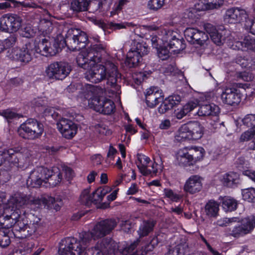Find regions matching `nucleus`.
<instances>
[{
  "instance_id": "412c9836",
  "label": "nucleus",
  "mask_w": 255,
  "mask_h": 255,
  "mask_svg": "<svg viewBox=\"0 0 255 255\" xmlns=\"http://www.w3.org/2000/svg\"><path fill=\"white\" fill-rule=\"evenodd\" d=\"M137 160L139 162L137 165L140 173L144 176L156 175L157 172L158 164L154 162L152 164V170L148 169V164L151 161L150 158L143 154H137Z\"/></svg>"
},
{
  "instance_id": "4d7b16f0",
  "label": "nucleus",
  "mask_w": 255,
  "mask_h": 255,
  "mask_svg": "<svg viewBox=\"0 0 255 255\" xmlns=\"http://www.w3.org/2000/svg\"><path fill=\"white\" fill-rule=\"evenodd\" d=\"M244 24L247 30H250L251 33L255 35V20H252L248 17Z\"/></svg>"
},
{
  "instance_id": "393cba45",
  "label": "nucleus",
  "mask_w": 255,
  "mask_h": 255,
  "mask_svg": "<svg viewBox=\"0 0 255 255\" xmlns=\"http://www.w3.org/2000/svg\"><path fill=\"white\" fill-rule=\"evenodd\" d=\"M220 112V109L218 106L211 104L200 106L197 114L199 116H217Z\"/></svg>"
},
{
  "instance_id": "864d4df0",
  "label": "nucleus",
  "mask_w": 255,
  "mask_h": 255,
  "mask_svg": "<svg viewBox=\"0 0 255 255\" xmlns=\"http://www.w3.org/2000/svg\"><path fill=\"white\" fill-rule=\"evenodd\" d=\"M198 29L188 27L184 30V36L186 40L190 43L193 42V38L196 33L197 32Z\"/></svg>"
},
{
  "instance_id": "473e14b6",
  "label": "nucleus",
  "mask_w": 255,
  "mask_h": 255,
  "mask_svg": "<svg viewBox=\"0 0 255 255\" xmlns=\"http://www.w3.org/2000/svg\"><path fill=\"white\" fill-rule=\"evenodd\" d=\"M188 129L187 124L182 125L175 136V139L179 142L192 139V136Z\"/></svg>"
},
{
  "instance_id": "49530a36",
  "label": "nucleus",
  "mask_w": 255,
  "mask_h": 255,
  "mask_svg": "<svg viewBox=\"0 0 255 255\" xmlns=\"http://www.w3.org/2000/svg\"><path fill=\"white\" fill-rule=\"evenodd\" d=\"M138 243V241L137 240L130 245H127L126 246L124 245V246L120 249H119V247L118 246V251L123 255H128L131 253L134 250Z\"/></svg>"
},
{
  "instance_id": "c85d7f7f",
  "label": "nucleus",
  "mask_w": 255,
  "mask_h": 255,
  "mask_svg": "<svg viewBox=\"0 0 255 255\" xmlns=\"http://www.w3.org/2000/svg\"><path fill=\"white\" fill-rule=\"evenodd\" d=\"M205 211L206 215L210 218L216 217L219 211V204L213 200H209L206 204Z\"/></svg>"
},
{
  "instance_id": "dca6fc26",
  "label": "nucleus",
  "mask_w": 255,
  "mask_h": 255,
  "mask_svg": "<svg viewBox=\"0 0 255 255\" xmlns=\"http://www.w3.org/2000/svg\"><path fill=\"white\" fill-rule=\"evenodd\" d=\"M57 128L62 136L67 139L72 138L77 132V126L70 120L62 118L57 123Z\"/></svg>"
},
{
  "instance_id": "0eeeda50",
  "label": "nucleus",
  "mask_w": 255,
  "mask_h": 255,
  "mask_svg": "<svg viewBox=\"0 0 255 255\" xmlns=\"http://www.w3.org/2000/svg\"><path fill=\"white\" fill-rule=\"evenodd\" d=\"M205 153V150L202 147H185L179 151L177 159L181 165H192L202 160Z\"/></svg>"
},
{
  "instance_id": "09e8293b",
  "label": "nucleus",
  "mask_w": 255,
  "mask_h": 255,
  "mask_svg": "<svg viewBox=\"0 0 255 255\" xmlns=\"http://www.w3.org/2000/svg\"><path fill=\"white\" fill-rule=\"evenodd\" d=\"M165 4V0H149L147 7L150 10L157 11Z\"/></svg>"
},
{
  "instance_id": "0e129e2a",
  "label": "nucleus",
  "mask_w": 255,
  "mask_h": 255,
  "mask_svg": "<svg viewBox=\"0 0 255 255\" xmlns=\"http://www.w3.org/2000/svg\"><path fill=\"white\" fill-rule=\"evenodd\" d=\"M0 115L7 120L12 119L18 116L17 114L11 111L9 109L3 111L1 113H0Z\"/></svg>"
},
{
  "instance_id": "f257e3e1",
  "label": "nucleus",
  "mask_w": 255,
  "mask_h": 255,
  "mask_svg": "<svg viewBox=\"0 0 255 255\" xmlns=\"http://www.w3.org/2000/svg\"><path fill=\"white\" fill-rule=\"evenodd\" d=\"M19 208L9 207L4 211V215L0 217V223L5 229L12 228V232L15 238L23 239L30 237L36 231L39 227V221L27 223L26 219L20 216Z\"/></svg>"
},
{
  "instance_id": "ddd939ff",
  "label": "nucleus",
  "mask_w": 255,
  "mask_h": 255,
  "mask_svg": "<svg viewBox=\"0 0 255 255\" xmlns=\"http://www.w3.org/2000/svg\"><path fill=\"white\" fill-rule=\"evenodd\" d=\"M255 227V216H251L242 220L241 223L229 229V235L239 238L250 233Z\"/></svg>"
},
{
  "instance_id": "2f4dec72",
  "label": "nucleus",
  "mask_w": 255,
  "mask_h": 255,
  "mask_svg": "<svg viewBox=\"0 0 255 255\" xmlns=\"http://www.w3.org/2000/svg\"><path fill=\"white\" fill-rule=\"evenodd\" d=\"M168 46L172 49L173 52H179L185 48V44L183 38L176 37L175 35L172 36L169 40Z\"/></svg>"
},
{
  "instance_id": "4c0bfd02",
  "label": "nucleus",
  "mask_w": 255,
  "mask_h": 255,
  "mask_svg": "<svg viewBox=\"0 0 255 255\" xmlns=\"http://www.w3.org/2000/svg\"><path fill=\"white\" fill-rule=\"evenodd\" d=\"M94 232V228L92 230L91 232H85L82 234L80 235V240L78 241V243H80L82 247H84V255H88L87 253L85 252V249L86 247L85 246H82V245L86 246V244L88 243L91 240L92 238L94 240H96L99 239V237H96L93 234Z\"/></svg>"
},
{
  "instance_id": "39448f33",
  "label": "nucleus",
  "mask_w": 255,
  "mask_h": 255,
  "mask_svg": "<svg viewBox=\"0 0 255 255\" xmlns=\"http://www.w3.org/2000/svg\"><path fill=\"white\" fill-rule=\"evenodd\" d=\"M106 55L104 47L102 44H95L87 50L86 53L80 54L77 57L79 66L88 69L93 63L102 61V56Z\"/></svg>"
},
{
  "instance_id": "37998d69",
  "label": "nucleus",
  "mask_w": 255,
  "mask_h": 255,
  "mask_svg": "<svg viewBox=\"0 0 255 255\" xmlns=\"http://www.w3.org/2000/svg\"><path fill=\"white\" fill-rule=\"evenodd\" d=\"M193 38V42H191V43L197 44L201 46L203 45L204 43L208 39V35L206 34L198 29Z\"/></svg>"
},
{
  "instance_id": "f3484780",
  "label": "nucleus",
  "mask_w": 255,
  "mask_h": 255,
  "mask_svg": "<svg viewBox=\"0 0 255 255\" xmlns=\"http://www.w3.org/2000/svg\"><path fill=\"white\" fill-rule=\"evenodd\" d=\"M247 18L248 14L244 9L235 7L227 9L224 16L225 20L229 23H245Z\"/></svg>"
},
{
  "instance_id": "bb28decb",
  "label": "nucleus",
  "mask_w": 255,
  "mask_h": 255,
  "mask_svg": "<svg viewBox=\"0 0 255 255\" xmlns=\"http://www.w3.org/2000/svg\"><path fill=\"white\" fill-rule=\"evenodd\" d=\"M188 129L192 140L199 139L203 134V127L198 122H192L187 124Z\"/></svg>"
},
{
  "instance_id": "c9c22d12",
  "label": "nucleus",
  "mask_w": 255,
  "mask_h": 255,
  "mask_svg": "<svg viewBox=\"0 0 255 255\" xmlns=\"http://www.w3.org/2000/svg\"><path fill=\"white\" fill-rule=\"evenodd\" d=\"M196 107L197 105L194 103H187L181 109H178L174 111L175 116L177 119L180 120Z\"/></svg>"
},
{
  "instance_id": "3c124183",
  "label": "nucleus",
  "mask_w": 255,
  "mask_h": 255,
  "mask_svg": "<svg viewBox=\"0 0 255 255\" xmlns=\"http://www.w3.org/2000/svg\"><path fill=\"white\" fill-rule=\"evenodd\" d=\"M224 3L223 0H206L205 8L212 9L220 7Z\"/></svg>"
},
{
  "instance_id": "1a4fd4ad",
  "label": "nucleus",
  "mask_w": 255,
  "mask_h": 255,
  "mask_svg": "<svg viewBox=\"0 0 255 255\" xmlns=\"http://www.w3.org/2000/svg\"><path fill=\"white\" fill-rule=\"evenodd\" d=\"M17 131L19 135L23 138L35 139L42 134L43 125L36 120L30 119L20 125Z\"/></svg>"
},
{
  "instance_id": "c756f323",
  "label": "nucleus",
  "mask_w": 255,
  "mask_h": 255,
  "mask_svg": "<svg viewBox=\"0 0 255 255\" xmlns=\"http://www.w3.org/2000/svg\"><path fill=\"white\" fill-rule=\"evenodd\" d=\"M155 224V222L153 220H149L143 221L137 231L139 237L141 238L147 236L153 231Z\"/></svg>"
},
{
  "instance_id": "052dcab7",
  "label": "nucleus",
  "mask_w": 255,
  "mask_h": 255,
  "mask_svg": "<svg viewBox=\"0 0 255 255\" xmlns=\"http://www.w3.org/2000/svg\"><path fill=\"white\" fill-rule=\"evenodd\" d=\"M164 193L166 197L170 199L172 201H177L179 199V196L174 193L171 189H165L164 190Z\"/></svg>"
},
{
  "instance_id": "8fccbe9b",
  "label": "nucleus",
  "mask_w": 255,
  "mask_h": 255,
  "mask_svg": "<svg viewBox=\"0 0 255 255\" xmlns=\"http://www.w3.org/2000/svg\"><path fill=\"white\" fill-rule=\"evenodd\" d=\"M17 41V36L15 34L10 35L7 38H6L2 42L4 49H6L13 47Z\"/></svg>"
},
{
  "instance_id": "72a5a7b5",
  "label": "nucleus",
  "mask_w": 255,
  "mask_h": 255,
  "mask_svg": "<svg viewBox=\"0 0 255 255\" xmlns=\"http://www.w3.org/2000/svg\"><path fill=\"white\" fill-rule=\"evenodd\" d=\"M221 205L225 211L231 212L236 210L238 202L233 198L225 196L222 199Z\"/></svg>"
},
{
  "instance_id": "2eb2a0df",
  "label": "nucleus",
  "mask_w": 255,
  "mask_h": 255,
  "mask_svg": "<svg viewBox=\"0 0 255 255\" xmlns=\"http://www.w3.org/2000/svg\"><path fill=\"white\" fill-rule=\"evenodd\" d=\"M117 226L115 219H107L98 222L94 227L93 234L96 237L101 238L110 234Z\"/></svg>"
},
{
  "instance_id": "aec40b11",
  "label": "nucleus",
  "mask_w": 255,
  "mask_h": 255,
  "mask_svg": "<svg viewBox=\"0 0 255 255\" xmlns=\"http://www.w3.org/2000/svg\"><path fill=\"white\" fill-rule=\"evenodd\" d=\"M222 102L230 106H236L241 101V94L235 88H227L221 94Z\"/></svg>"
},
{
  "instance_id": "79ce46f5",
  "label": "nucleus",
  "mask_w": 255,
  "mask_h": 255,
  "mask_svg": "<svg viewBox=\"0 0 255 255\" xmlns=\"http://www.w3.org/2000/svg\"><path fill=\"white\" fill-rule=\"evenodd\" d=\"M180 101V96L177 95H174L165 98L163 102L170 110H171L175 106L178 105Z\"/></svg>"
},
{
  "instance_id": "774afa93",
  "label": "nucleus",
  "mask_w": 255,
  "mask_h": 255,
  "mask_svg": "<svg viewBox=\"0 0 255 255\" xmlns=\"http://www.w3.org/2000/svg\"><path fill=\"white\" fill-rule=\"evenodd\" d=\"M63 170L64 171L66 178L68 180H70L74 177V173L70 167L67 166L64 167Z\"/></svg>"
},
{
  "instance_id": "f8f14e48",
  "label": "nucleus",
  "mask_w": 255,
  "mask_h": 255,
  "mask_svg": "<svg viewBox=\"0 0 255 255\" xmlns=\"http://www.w3.org/2000/svg\"><path fill=\"white\" fill-rule=\"evenodd\" d=\"M22 22L21 18L16 14H4L0 18V30L9 33L16 32L21 27Z\"/></svg>"
},
{
  "instance_id": "6ab92c4d",
  "label": "nucleus",
  "mask_w": 255,
  "mask_h": 255,
  "mask_svg": "<svg viewBox=\"0 0 255 255\" xmlns=\"http://www.w3.org/2000/svg\"><path fill=\"white\" fill-rule=\"evenodd\" d=\"M145 102L148 107L152 108L163 100L164 95L161 90L157 87H151L146 90Z\"/></svg>"
},
{
  "instance_id": "f03ea898",
  "label": "nucleus",
  "mask_w": 255,
  "mask_h": 255,
  "mask_svg": "<svg viewBox=\"0 0 255 255\" xmlns=\"http://www.w3.org/2000/svg\"><path fill=\"white\" fill-rule=\"evenodd\" d=\"M101 64L92 63L85 73V78L94 83H97L103 80H107V84L119 91L121 81V74L117 66L111 61L104 60L102 57Z\"/></svg>"
},
{
  "instance_id": "20e7f679",
  "label": "nucleus",
  "mask_w": 255,
  "mask_h": 255,
  "mask_svg": "<svg viewBox=\"0 0 255 255\" xmlns=\"http://www.w3.org/2000/svg\"><path fill=\"white\" fill-rule=\"evenodd\" d=\"M48 45H50V43L46 38L39 42L37 46L33 43H27L22 48L14 50L11 53V58L25 64L32 59L36 53L48 57Z\"/></svg>"
},
{
  "instance_id": "a878e982",
  "label": "nucleus",
  "mask_w": 255,
  "mask_h": 255,
  "mask_svg": "<svg viewBox=\"0 0 255 255\" xmlns=\"http://www.w3.org/2000/svg\"><path fill=\"white\" fill-rule=\"evenodd\" d=\"M255 39L251 38L250 36H246L243 41H235L232 45V48L234 50H253L254 47Z\"/></svg>"
},
{
  "instance_id": "6e6d98bb",
  "label": "nucleus",
  "mask_w": 255,
  "mask_h": 255,
  "mask_svg": "<svg viewBox=\"0 0 255 255\" xmlns=\"http://www.w3.org/2000/svg\"><path fill=\"white\" fill-rule=\"evenodd\" d=\"M157 54L158 57L162 60H165L169 57V51L165 46L158 48Z\"/></svg>"
},
{
  "instance_id": "9d476101",
  "label": "nucleus",
  "mask_w": 255,
  "mask_h": 255,
  "mask_svg": "<svg viewBox=\"0 0 255 255\" xmlns=\"http://www.w3.org/2000/svg\"><path fill=\"white\" fill-rule=\"evenodd\" d=\"M71 71V66L65 62H54L46 68L45 73L51 79L62 80L65 79Z\"/></svg>"
},
{
  "instance_id": "f704fd0d",
  "label": "nucleus",
  "mask_w": 255,
  "mask_h": 255,
  "mask_svg": "<svg viewBox=\"0 0 255 255\" xmlns=\"http://www.w3.org/2000/svg\"><path fill=\"white\" fill-rule=\"evenodd\" d=\"M188 249V245L186 243L180 244L174 247L170 246L164 255H184Z\"/></svg>"
},
{
  "instance_id": "338daca9",
  "label": "nucleus",
  "mask_w": 255,
  "mask_h": 255,
  "mask_svg": "<svg viewBox=\"0 0 255 255\" xmlns=\"http://www.w3.org/2000/svg\"><path fill=\"white\" fill-rule=\"evenodd\" d=\"M122 230L125 233H128L132 228V225L129 221H123L121 224Z\"/></svg>"
},
{
  "instance_id": "e2e57ef3",
  "label": "nucleus",
  "mask_w": 255,
  "mask_h": 255,
  "mask_svg": "<svg viewBox=\"0 0 255 255\" xmlns=\"http://www.w3.org/2000/svg\"><path fill=\"white\" fill-rule=\"evenodd\" d=\"M95 127L97 132H99L100 134L107 135L111 132L110 131L108 130L107 127L103 124H97Z\"/></svg>"
},
{
  "instance_id": "e433bc0d",
  "label": "nucleus",
  "mask_w": 255,
  "mask_h": 255,
  "mask_svg": "<svg viewBox=\"0 0 255 255\" xmlns=\"http://www.w3.org/2000/svg\"><path fill=\"white\" fill-rule=\"evenodd\" d=\"M36 199L37 198H36ZM34 200H35V199H31L26 195L18 194L14 197V203L15 204L16 208H18V207L28 204L36 205L33 203Z\"/></svg>"
},
{
  "instance_id": "5fc2aeb1",
  "label": "nucleus",
  "mask_w": 255,
  "mask_h": 255,
  "mask_svg": "<svg viewBox=\"0 0 255 255\" xmlns=\"http://www.w3.org/2000/svg\"><path fill=\"white\" fill-rule=\"evenodd\" d=\"M92 203L97 204L102 201L104 196L101 193L100 188L97 189L91 194Z\"/></svg>"
},
{
  "instance_id": "13d9d810",
  "label": "nucleus",
  "mask_w": 255,
  "mask_h": 255,
  "mask_svg": "<svg viewBox=\"0 0 255 255\" xmlns=\"http://www.w3.org/2000/svg\"><path fill=\"white\" fill-rule=\"evenodd\" d=\"M128 2V0H119L118 4L115 5L113 10L111 11V14L115 15L118 13L122 9L123 6L127 4Z\"/></svg>"
},
{
  "instance_id": "c03bdc74",
  "label": "nucleus",
  "mask_w": 255,
  "mask_h": 255,
  "mask_svg": "<svg viewBox=\"0 0 255 255\" xmlns=\"http://www.w3.org/2000/svg\"><path fill=\"white\" fill-rule=\"evenodd\" d=\"M242 196L244 200L249 202L255 201V189L250 188L242 190Z\"/></svg>"
},
{
  "instance_id": "7c9ffc66",
  "label": "nucleus",
  "mask_w": 255,
  "mask_h": 255,
  "mask_svg": "<svg viewBox=\"0 0 255 255\" xmlns=\"http://www.w3.org/2000/svg\"><path fill=\"white\" fill-rule=\"evenodd\" d=\"M239 175L236 172H231L225 174L223 177L222 182L224 185L232 187L239 183Z\"/></svg>"
},
{
  "instance_id": "bf43d9fd",
  "label": "nucleus",
  "mask_w": 255,
  "mask_h": 255,
  "mask_svg": "<svg viewBox=\"0 0 255 255\" xmlns=\"http://www.w3.org/2000/svg\"><path fill=\"white\" fill-rule=\"evenodd\" d=\"M237 77L239 79L248 82L252 81L253 79L252 75L246 71L237 73Z\"/></svg>"
},
{
  "instance_id": "603ef678",
  "label": "nucleus",
  "mask_w": 255,
  "mask_h": 255,
  "mask_svg": "<svg viewBox=\"0 0 255 255\" xmlns=\"http://www.w3.org/2000/svg\"><path fill=\"white\" fill-rule=\"evenodd\" d=\"M35 32L30 25H27L21 29L20 35L24 37L30 38L34 36Z\"/></svg>"
},
{
  "instance_id": "de8ad7c7",
  "label": "nucleus",
  "mask_w": 255,
  "mask_h": 255,
  "mask_svg": "<svg viewBox=\"0 0 255 255\" xmlns=\"http://www.w3.org/2000/svg\"><path fill=\"white\" fill-rule=\"evenodd\" d=\"M243 124L250 128L253 131H255V114L247 115L243 120Z\"/></svg>"
},
{
  "instance_id": "a19ab883",
  "label": "nucleus",
  "mask_w": 255,
  "mask_h": 255,
  "mask_svg": "<svg viewBox=\"0 0 255 255\" xmlns=\"http://www.w3.org/2000/svg\"><path fill=\"white\" fill-rule=\"evenodd\" d=\"M4 228L0 229V247L2 248H5L7 247L10 243V240L9 235H8V232Z\"/></svg>"
},
{
  "instance_id": "423d86ee",
  "label": "nucleus",
  "mask_w": 255,
  "mask_h": 255,
  "mask_svg": "<svg viewBox=\"0 0 255 255\" xmlns=\"http://www.w3.org/2000/svg\"><path fill=\"white\" fill-rule=\"evenodd\" d=\"M64 41L70 49L79 51L86 47L88 38L85 32L78 28H71L67 31Z\"/></svg>"
},
{
  "instance_id": "ea45409f",
  "label": "nucleus",
  "mask_w": 255,
  "mask_h": 255,
  "mask_svg": "<svg viewBox=\"0 0 255 255\" xmlns=\"http://www.w3.org/2000/svg\"><path fill=\"white\" fill-rule=\"evenodd\" d=\"M225 31L217 30L211 35L210 37L213 42L217 45H221L225 42L226 36Z\"/></svg>"
},
{
  "instance_id": "b1692460",
  "label": "nucleus",
  "mask_w": 255,
  "mask_h": 255,
  "mask_svg": "<svg viewBox=\"0 0 255 255\" xmlns=\"http://www.w3.org/2000/svg\"><path fill=\"white\" fill-rule=\"evenodd\" d=\"M33 203L37 205V208L44 206H46L48 209H54L56 211L59 210L61 207V205L56 202L55 198L47 195H44L40 198H37L33 201Z\"/></svg>"
},
{
  "instance_id": "9b49d317",
  "label": "nucleus",
  "mask_w": 255,
  "mask_h": 255,
  "mask_svg": "<svg viewBox=\"0 0 255 255\" xmlns=\"http://www.w3.org/2000/svg\"><path fill=\"white\" fill-rule=\"evenodd\" d=\"M84 247L73 237H68L59 243V255H84Z\"/></svg>"
},
{
  "instance_id": "6e6552de",
  "label": "nucleus",
  "mask_w": 255,
  "mask_h": 255,
  "mask_svg": "<svg viewBox=\"0 0 255 255\" xmlns=\"http://www.w3.org/2000/svg\"><path fill=\"white\" fill-rule=\"evenodd\" d=\"M148 52V45L143 41H134L127 55L126 63L129 68L137 66L142 60V57Z\"/></svg>"
},
{
  "instance_id": "4be33fe9",
  "label": "nucleus",
  "mask_w": 255,
  "mask_h": 255,
  "mask_svg": "<svg viewBox=\"0 0 255 255\" xmlns=\"http://www.w3.org/2000/svg\"><path fill=\"white\" fill-rule=\"evenodd\" d=\"M22 157L21 153L12 148L0 151V165L6 161L10 164L17 165Z\"/></svg>"
},
{
  "instance_id": "680f3d73",
  "label": "nucleus",
  "mask_w": 255,
  "mask_h": 255,
  "mask_svg": "<svg viewBox=\"0 0 255 255\" xmlns=\"http://www.w3.org/2000/svg\"><path fill=\"white\" fill-rule=\"evenodd\" d=\"M237 220L238 219L235 217L230 218H225L222 220L218 221L217 223L219 226L221 227L227 226L230 223L236 222Z\"/></svg>"
},
{
  "instance_id": "a18cd8bd",
  "label": "nucleus",
  "mask_w": 255,
  "mask_h": 255,
  "mask_svg": "<svg viewBox=\"0 0 255 255\" xmlns=\"http://www.w3.org/2000/svg\"><path fill=\"white\" fill-rule=\"evenodd\" d=\"M89 193V189H86L82 191L79 198L80 203L87 206H90L92 204V196Z\"/></svg>"
},
{
  "instance_id": "cd10ccee",
  "label": "nucleus",
  "mask_w": 255,
  "mask_h": 255,
  "mask_svg": "<svg viewBox=\"0 0 255 255\" xmlns=\"http://www.w3.org/2000/svg\"><path fill=\"white\" fill-rule=\"evenodd\" d=\"M89 3L88 0H70L69 8L75 13L85 11L88 10Z\"/></svg>"
},
{
  "instance_id": "58836bf2",
  "label": "nucleus",
  "mask_w": 255,
  "mask_h": 255,
  "mask_svg": "<svg viewBox=\"0 0 255 255\" xmlns=\"http://www.w3.org/2000/svg\"><path fill=\"white\" fill-rule=\"evenodd\" d=\"M236 62L243 68H250L255 64V59L249 56H238L236 59Z\"/></svg>"
},
{
  "instance_id": "7ed1b4c3",
  "label": "nucleus",
  "mask_w": 255,
  "mask_h": 255,
  "mask_svg": "<svg viewBox=\"0 0 255 255\" xmlns=\"http://www.w3.org/2000/svg\"><path fill=\"white\" fill-rule=\"evenodd\" d=\"M62 179V173L58 167H53L50 170L43 166H37L30 172L26 185L32 188H39L44 183L54 187L59 184Z\"/></svg>"
},
{
  "instance_id": "a211bd4d",
  "label": "nucleus",
  "mask_w": 255,
  "mask_h": 255,
  "mask_svg": "<svg viewBox=\"0 0 255 255\" xmlns=\"http://www.w3.org/2000/svg\"><path fill=\"white\" fill-rule=\"evenodd\" d=\"M95 249L103 255H115L118 252V245L111 238H106L96 244Z\"/></svg>"
},
{
  "instance_id": "4468645a",
  "label": "nucleus",
  "mask_w": 255,
  "mask_h": 255,
  "mask_svg": "<svg viewBox=\"0 0 255 255\" xmlns=\"http://www.w3.org/2000/svg\"><path fill=\"white\" fill-rule=\"evenodd\" d=\"M91 108L104 115H110L115 109L114 103L110 99L95 97L89 101Z\"/></svg>"
},
{
  "instance_id": "69168bd1",
  "label": "nucleus",
  "mask_w": 255,
  "mask_h": 255,
  "mask_svg": "<svg viewBox=\"0 0 255 255\" xmlns=\"http://www.w3.org/2000/svg\"><path fill=\"white\" fill-rule=\"evenodd\" d=\"M253 132H255V131H253V130L245 131L242 134L240 137V140L241 141H245L250 140L253 137L254 134Z\"/></svg>"
},
{
  "instance_id": "5701e85b",
  "label": "nucleus",
  "mask_w": 255,
  "mask_h": 255,
  "mask_svg": "<svg viewBox=\"0 0 255 255\" xmlns=\"http://www.w3.org/2000/svg\"><path fill=\"white\" fill-rule=\"evenodd\" d=\"M202 178L199 175L191 176L184 185V191L191 194L199 192L202 188Z\"/></svg>"
}]
</instances>
